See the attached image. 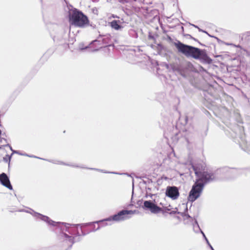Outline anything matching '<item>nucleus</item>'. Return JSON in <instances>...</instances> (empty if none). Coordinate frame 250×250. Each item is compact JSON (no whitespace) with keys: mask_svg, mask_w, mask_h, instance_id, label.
<instances>
[{"mask_svg":"<svg viewBox=\"0 0 250 250\" xmlns=\"http://www.w3.org/2000/svg\"><path fill=\"white\" fill-rule=\"evenodd\" d=\"M176 213V211H172V212H171V213Z\"/></svg>","mask_w":250,"mask_h":250,"instance_id":"nucleus-22","label":"nucleus"},{"mask_svg":"<svg viewBox=\"0 0 250 250\" xmlns=\"http://www.w3.org/2000/svg\"><path fill=\"white\" fill-rule=\"evenodd\" d=\"M228 45H232L238 47L240 48V50L239 52L241 55L246 56L250 58V50H246L245 49L242 48L240 45H235L232 43H228Z\"/></svg>","mask_w":250,"mask_h":250,"instance_id":"nucleus-11","label":"nucleus"},{"mask_svg":"<svg viewBox=\"0 0 250 250\" xmlns=\"http://www.w3.org/2000/svg\"><path fill=\"white\" fill-rule=\"evenodd\" d=\"M209 247L211 249V250H214L213 247L211 246V245H209Z\"/></svg>","mask_w":250,"mask_h":250,"instance_id":"nucleus-19","label":"nucleus"},{"mask_svg":"<svg viewBox=\"0 0 250 250\" xmlns=\"http://www.w3.org/2000/svg\"><path fill=\"white\" fill-rule=\"evenodd\" d=\"M175 46L179 52L188 57H190L204 62H207L208 59V57L204 50L186 45L181 42L176 43Z\"/></svg>","mask_w":250,"mask_h":250,"instance_id":"nucleus-2","label":"nucleus"},{"mask_svg":"<svg viewBox=\"0 0 250 250\" xmlns=\"http://www.w3.org/2000/svg\"><path fill=\"white\" fill-rule=\"evenodd\" d=\"M0 148H1V146H0Z\"/></svg>","mask_w":250,"mask_h":250,"instance_id":"nucleus-25","label":"nucleus"},{"mask_svg":"<svg viewBox=\"0 0 250 250\" xmlns=\"http://www.w3.org/2000/svg\"><path fill=\"white\" fill-rule=\"evenodd\" d=\"M197 227L200 230V231L201 232V233L202 234L204 238L205 239V240H206L207 243L209 246V245H210V244L208 239L206 237V236L205 233L203 232V231L200 229L199 226L198 224H197Z\"/></svg>","mask_w":250,"mask_h":250,"instance_id":"nucleus-15","label":"nucleus"},{"mask_svg":"<svg viewBox=\"0 0 250 250\" xmlns=\"http://www.w3.org/2000/svg\"><path fill=\"white\" fill-rule=\"evenodd\" d=\"M13 153H16V154H19L20 155H23V156H28V157H34V158H39V159H41L40 158H39V157H36L35 156H30V155H29L27 154H22L21 152H20L19 151H13Z\"/></svg>","mask_w":250,"mask_h":250,"instance_id":"nucleus-14","label":"nucleus"},{"mask_svg":"<svg viewBox=\"0 0 250 250\" xmlns=\"http://www.w3.org/2000/svg\"><path fill=\"white\" fill-rule=\"evenodd\" d=\"M0 181L3 186L10 190L12 189V186L11 185L9 179L5 173H2L0 174Z\"/></svg>","mask_w":250,"mask_h":250,"instance_id":"nucleus-10","label":"nucleus"},{"mask_svg":"<svg viewBox=\"0 0 250 250\" xmlns=\"http://www.w3.org/2000/svg\"><path fill=\"white\" fill-rule=\"evenodd\" d=\"M193 25L194 27H196V28H198L200 31H202V32H203L206 33V31H203V30H201V29H199L197 26L195 25Z\"/></svg>","mask_w":250,"mask_h":250,"instance_id":"nucleus-17","label":"nucleus"},{"mask_svg":"<svg viewBox=\"0 0 250 250\" xmlns=\"http://www.w3.org/2000/svg\"><path fill=\"white\" fill-rule=\"evenodd\" d=\"M108 225V224H107V223H105V224H104V226H106V225Z\"/></svg>","mask_w":250,"mask_h":250,"instance_id":"nucleus-23","label":"nucleus"},{"mask_svg":"<svg viewBox=\"0 0 250 250\" xmlns=\"http://www.w3.org/2000/svg\"><path fill=\"white\" fill-rule=\"evenodd\" d=\"M144 208L149 209L153 213H157L161 211V208L153 203L151 201H145L144 202Z\"/></svg>","mask_w":250,"mask_h":250,"instance_id":"nucleus-9","label":"nucleus"},{"mask_svg":"<svg viewBox=\"0 0 250 250\" xmlns=\"http://www.w3.org/2000/svg\"><path fill=\"white\" fill-rule=\"evenodd\" d=\"M3 141H6V140L5 139H1L0 140L1 142H2Z\"/></svg>","mask_w":250,"mask_h":250,"instance_id":"nucleus-18","label":"nucleus"},{"mask_svg":"<svg viewBox=\"0 0 250 250\" xmlns=\"http://www.w3.org/2000/svg\"><path fill=\"white\" fill-rule=\"evenodd\" d=\"M7 146L10 147L11 150H12L13 152V151H14V150H13L12 148L9 145H7Z\"/></svg>","mask_w":250,"mask_h":250,"instance_id":"nucleus-20","label":"nucleus"},{"mask_svg":"<svg viewBox=\"0 0 250 250\" xmlns=\"http://www.w3.org/2000/svg\"><path fill=\"white\" fill-rule=\"evenodd\" d=\"M71 23L76 26L84 27L88 24V20L86 16L82 12L74 11L70 18Z\"/></svg>","mask_w":250,"mask_h":250,"instance_id":"nucleus-4","label":"nucleus"},{"mask_svg":"<svg viewBox=\"0 0 250 250\" xmlns=\"http://www.w3.org/2000/svg\"><path fill=\"white\" fill-rule=\"evenodd\" d=\"M204 185L202 183L196 182L192 186L188 196V200L193 202L197 199L201 195L204 189Z\"/></svg>","mask_w":250,"mask_h":250,"instance_id":"nucleus-6","label":"nucleus"},{"mask_svg":"<svg viewBox=\"0 0 250 250\" xmlns=\"http://www.w3.org/2000/svg\"><path fill=\"white\" fill-rule=\"evenodd\" d=\"M91 169H94L98 171H100L103 173H113V174H121V173H118V172H108L106 171H104V170H102L100 169H97V168H91Z\"/></svg>","mask_w":250,"mask_h":250,"instance_id":"nucleus-13","label":"nucleus"},{"mask_svg":"<svg viewBox=\"0 0 250 250\" xmlns=\"http://www.w3.org/2000/svg\"><path fill=\"white\" fill-rule=\"evenodd\" d=\"M135 213V211L128 210H122L119 211L117 214L110 216L105 219L100 220L96 222V223L103 222L105 221L111 222L112 221L115 222L123 221L125 220L128 219L130 218L128 215L133 214Z\"/></svg>","mask_w":250,"mask_h":250,"instance_id":"nucleus-5","label":"nucleus"},{"mask_svg":"<svg viewBox=\"0 0 250 250\" xmlns=\"http://www.w3.org/2000/svg\"><path fill=\"white\" fill-rule=\"evenodd\" d=\"M119 21L114 20L110 22L111 27L115 30H118L121 29L122 27L119 23Z\"/></svg>","mask_w":250,"mask_h":250,"instance_id":"nucleus-12","label":"nucleus"},{"mask_svg":"<svg viewBox=\"0 0 250 250\" xmlns=\"http://www.w3.org/2000/svg\"><path fill=\"white\" fill-rule=\"evenodd\" d=\"M193 168L195 175L198 178L196 179V181L199 182L200 183H202L204 187L207 183L213 182L218 179V177L216 175L219 173L221 172L227 173L229 177H232L233 176L232 175L235 174L237 172L236 169L229 168V167H224L218 169L215 173L207 171H202L197 166H193Z\"/></svg>","mask_w":250,"mask_h":250,"instance_id":"nucleus-1","label":"nucleus"},{"mask_svg":"<svg viewBox=\"0 0 250 250\" xmlns=\"http://www.w3.org/2000/svg\"><path fill=\"white\" fill-rule=\"evenodd\" d=\"M7 156L8 157V159L6 158H4V161H5L6 162H9L10 160L11 157H9L8 155H7Z\"/></svg>","mask_w":250,"mask_h":250,"instance_id":"nucleus-16","label":"nucleus"},{"mask_svg":"<svg viewBox=\"0 0 250 250\" xmlns=\"http://www.w3.org/2000/svg\"><path fill=\"white\" fill-rule=\"evenodd\" d=\"M58 164H63V163H62V162L58 163Z\"/></svg>","mask_w":250,"mask_h":250,"instance_id":"nucleus-24","label":"nucleus"},{"mask_svg":"<svg viewBox=\"0 0 250 250\" xmlns=\"http://www.w3.org/2000/svg\"><path fill=\"white\" fill-rule=\"evenodd\" d=\"M25 211L31 214L34 217H36V218L40 219V220L46 222L49 225H51L53 226H58L59 227L61 228V229L63 230H64V229L62 228V227H65V230L69 232V230H67V229H68L69 228V226L70 225L69 224L61 223L60 222H55L51 220L48 217L43 215L38 212H36L32 209H29V210H25Z\"/></svg>","mask_w":250,"mask_h":250,"instance_id":"nucleus-3","label":"nucleus"},{"mask_svg":"<svg viewBox=\"0 0 250 250\" xmlns=\"http://www.w3.org/2000/svg\"><path fill=\"white\" fill-rule=\"evenodd\" d=\"M60 239L63 241V245L64 249L63 250H67L70 248L74 243L73 239L72 236H70L66 233H62L60 234Z\"/></svg>","mask_w":250,"mask_h":250,"instance_id":"nucleus-7","label":"nucleus"},{"mask_svg":"<svg viewBox=\"0 0 250 250\" xmlns=\"http://www.w3.org/2000/svg\"><path fill=\"white\" fill-rule=\"evenodd\" d=\"M166 210L169 211L170 210V208H167Z\"/></svg>","mask_w":250,"mask_h":250,"instance_id":"nucleus-21","label":"nucleus"},{"mask_svg":"<svg viewBox=\"0 0 250 250\" xmlns=\"http://www.w3.org/2000/svg\"><path fill=\"white\" fill-rule=\"evenodd\" d=\"M166 195L173 200L177 199L179 196L178 188L175 186H168L166 191Z\"/></svg>","mask_w":250,"mask_h":250,"instance_id":"nucleus-8","label":"nucleus"}]
</instances>
